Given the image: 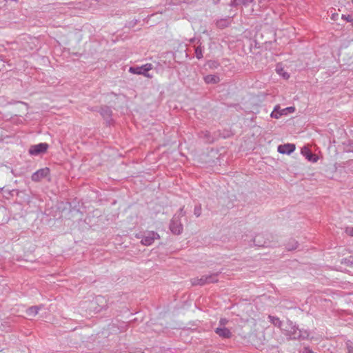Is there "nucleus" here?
<instances>
[{
  "mask_svg": "<svg viewBox=\"0 0 353 353\" xmlns=\"http://www.w3.org/2000/svg\"><path fill=\"white\" fill-rule=\"evenodd\" d=\"M295 150V145L291 143L280 145L278 147V152L281 154H290Z\"/></svg>",
  "mask_w": 353,
  "mask_h": 353,
  "instance_id": "1a4fd4ad",
  "label": "nucleus"
},
{
  "mask_svg": "<svg viewBox=\"0 0 353 353\" xmlns=\"http://www.w3.org/2000/svg\"><path fill=\"white\" fill-rule=\"evenodd\" d=\"M230 18L221 19L216 21V26L220 28H224L230 24Z\"/></svg>",
  "mask_w": 353,
  "mask_h": 353,
  "instance_id": "2eb2a0df",
  "label": "nucleus"
},
{
  "mask_svg": "<svg viewBox=\"0 0 353 353\" xmlns=\"http://www.w3.org/2000/svg\"><path fill=\"white\" fill-rule=\"evenodd\" d=\"M195 55L198 59L203 58V48L201 46H199L195 48Z\"/></svg>",
  "mask_w": 353,
  "mask_h": 353,
  "instance_id": "a211bd4d",
  "label": "nucleus"
},
{
  "mask_svg": "<svg viewBox=\"0 0 353 353\" xmlns=\"http://www.w3.org/2000/svg\"><path fill=\"white\" fill-rule=\"evenodd\" d=\"M245 242H252L255 241V239L254 237V234L252 232H249V234L245 235V239H243Z\"/></svg>",
  "mask_w": 353,
  "mask_h": 353,
  "instance_id": "6ab92c4d",
  "label": "nucleus"
},
{
  "mask_svg": "<svg viewBox=\"0 0 353 353\" xmlns=\"http://www.w3.org/2000/svg\"><path fill=\"white\" fill-rule=\"evenodd\" d=\"M239 5H241L240 2H239V0H233L230 3L231 6H237Z\"/></svg>",
  "mask_w": 353,
  "mask_h": 353,
  "instance_id": "393cba45",
  "label": "nucleus"
},
{
  "mask_svg": "<svg viewBox=\"0 0 353 353\" xmlns=\"http://www.w3.org/2000/svg\"><path fill=\"white\" fill-rule=\"evenodd\" d=\"M282 331L290 339H305L310 336L307 330L299 329L290 321H288L283 325Z\"/></svg>",
  "mask_w": 353,
  "mask_h": 353,
  "instance_id": "f257e3e1",
  "label": "nucleus"
},
{
  "mask_svg": "<svg viewBox=\"0 0 353 353\" xmlns=\"http://www.w3.org/2000/svg\"><path fill=\"white\" fill-rule=\"evenodd\" d=\"M351 1H352V3H353V0H351Z\"/></svg>",
  "mask_w": 353,
  "mask_h": 353,
  "instance_id": "2f4dec72",
  "label": "nucleus"
},
{
  "mask_svg": "<svg viewBox=\"0 0 353 353\" xmlns=\"http://www.w3.org/2000/svg\"><path fill=\"white\" fill-rule=\"evenodd\" d=\"M49 145L46 143H41L36 145H32L29 149V154L32 156H38L46 152Z\"/></svg>",
  "mask_w": 353,
  "mask_h": 353,
  "instance_id": "39448f33",
  "label": "nucleus"
},
{
  "mask_svg": "<svg viewBox=\"0 0 353 353\" xmlns=\"http://www.w3.org/2000/svg\"><path fill=\"white\" fill-rule=\"evenodd\" d=\"M345 232L350 236H353V227L345 228Z\"/></svg>",
  "mask_w": 353,
  "mask_h": 353,
  "instance_id": "412c9836",
  "label": "nucleus"
},
{
  "mask_svg": "<svg viewBox=\"0 0 353 353\" xmlns=\"http://www.w3.org/2000/svg\"><path fill=\"white\" fill-rule=\"evenodd\" d=\"M225 322H226V320H225V319H221L220 320V323H221V325H224V324L225 323Z\"/></svg>",
  "mask_w": 353,
  "mask_h": 353,
  "instance_id": "bb28decb",
  "label": "nucleus"
},
{
  "mask_svg": "<svg viewBox=\"0 0 353 353\" xmlns=\"http://www.w3.org/2000/svg\"><path fill=\"white\" fill-rule=\"evenodd\" d=\"M72 212H76V213H78V211H77V210H73Z\"/></svg>",
  "mask_w": 353,
  "mask_h": 353,
  "instance_id": "7c9ffc66",
  "label": "nucleus"
},
{
  "mask_svg": "<svg viewBox=\"0 0 353 353\" xmlns=\"http://www.w3.org/2000/svg\"><path fill=\"white\" fill-rule=\"evenodd\" d=\"M41 309V306H32L26 310V314L29 316H35Z\"/></svg>",
  "mask_w": 353,
  "mask_h": 353,
  "instance_id": "ddd939ff",
  "label": "nucleus"
},
{
  "mask_svg": "<svg viewBox=\"0 0 353 353\" xmlns=\"http://www.w3.org/2000/svg\"><path fill=\"white\" fill-rule=\"evenodd\" d=\"M276 72L279 75L282 76L284 79H287L290 77L289 74L286 72H284L283 69L280 68L279 65L276 66Z\"/></svg>",
  "mask_w": 353,
  "mask_h": 353,
  "instance_id": "f3484780",
  "label": "nucleus"
},
{
  "mask_svg": "<svg viewBox=\"0 0 353 353\" xmlns=\"http://www.w3.org/2000/svg\"><path fill=\"white\" fill-rule=\"evenodd\" d=\"M215 332L221 337L223 338V339H228L232 335V333L230 331V330H228V328L226 327H217L216 330H215Z\"/></svg>",
  "mask_w": 353,
  "mask_h": 353,
  "instance_id": "9b49d317",
  "label": "nucleus"
},
{
  "mask_svg": "<svg viewBox=\"0 0 353 353\" xmlns=\"http://www.w3.org/2000/svg\"><path fill=\"white\" fill-rule=\"evenodd\" d=\"M204 80L207 83H216L219 81V77L216 75L209 74L204 77Z\"/></svg>",
  "mask_w": 353,
  "mask_h": 353,
  "instance_id": "4468645a",
  "label": "nucleus"
},
{
  "mask_svg": "<svg viewBox=\"0 0 353 353\" xmlns=\"http://www.w3.org/2000/svg\"><path fill=\"white\" fill-rule=\"evenodd\" d=\"M194 40H195V39H192L190 40V41H191V42H194Z\"/></svg>",
  "mask_w": 353,
  "mask_h": 353,
  "instance_id": "c756f323",
  "label": "nucleus"
},
{
  "mask_svg": "<svg viewBox=\"0 0 353 353\" xmlns=\"http://www.w3.org/2000/svg\"><path fill=\"white\" fill-rule=\"evenodd\" d=\"M269 319H270V321L272 323H273L274 325L278 326L281 327L282 330L283 325H285V323L281 322L280 319L277 317L269 316Z\"/></svg>",
  "mask_w": 353,
  "mask_h": 353,
  "instance_id": "dca6fc26",
  "label": "nucleus"
},
{
  "mask_svg": "<svg viewBox=\"0 0 353 353\" xmlns=\"http://www.w3.org/2000/svg\"><path fill=\"white\" fill-rule=\"evenodd\" d=\"M306 353H312L311 350H310L308 348L305 349Z\"/></svg>",
  "mask_w": 353,
  "mask_h": 353,
  "instance_id": "c85d7f7f",
  "label": "nucleus"
},
{
  "mask_svg": "<svg viewBox=\"0 0 353 353\" xmlns=\"http://www.w3.org/2000/svg\"><path fill=\"white\" fill-rule=\"evenodd\" d=\"M342 18H344L347 21H349V22H350L353 20L352 17L350 15H347V16L342 15Z\"/></svg>",
  "mask_w": 353,
  "mask_h": 353,
  "instance_id": "b1692460",
  "label": "nucleus"
},
{
  "mask_svg": "<svg viewBox=\"0 0 353 353\" xmlns=\"http://www.w3.org/2000/svg\"><path fill=\"white\" fill-rule=\"evenodd\" d=\"M216 63L215 61H212V63L210 65V67H216Z\"/></svg>",
  "mask_w": 353,
  "mask_h": 353,
  "instance_id": "cd10ccee",
  "label": "nucleus"
},
{
  "mask_svg": "<svg viewBox=\"0 0 353 353\" xmlns=\"http://www.w3.org/2000/svg\"><path fill=\"white\" fill-rule=\"evenodd\" d=\"M295 111L294 107H288L283 109H281L279 105L274 107L270 116L274 119H279L282 115H287L288 113H292Z\"/></svg>",
  "mask_w": 353,
  "mask_h": 353,
  "instance_id": "0eeeda50",
  "label": "nucleus"
},
{
  "mask_svg": "<svg viewBox=\"0 0 353 353\" xmlns=\"http://www.w3.org/2000/svg\"><path fill=\"white\" fill-rule=\"evenodd\" d=\"M50 173V170L48 168H44L38 170L35 172H34L31 176V179L33 181H39L43 178L47 176Z\"/></svg>",
  "mask_w": 353,
  "mask_h": 353,
  "instance_id": "6e6552de",
  "label": "nucleus"
},
{
  "mask_svg": "<svg viewBox=\"0 0 353 353\" xmlns=\"http://www.w3.org/2000/svg\"><path fill=\"white\" fill-rule=\"evenodd\" d=\"M153 68L151 63H146L141 66L130 67L129 72L135 74H141L148 78H152V75L148 74V72Z\"/></svg>",
  "mask_w": 353,
  "mask_h": 353,
  "instance_id": "f03ea898",
  "label": "nucleus"
},
{
  "mask_svg": "<svg viewBox=\"0 0 353 353\" xmlns=\"http://www.w3.org/2000/svg\"><path fill=\"white\" fill-rule=\"evenodd\" d=\"M194 214L196 217H199L201 214V205H197L194 207Z\"/></svg>",
  "mask_w": 353,
  "mask_h": 353,
  "instance_id": "aec40b11",
  "label": "nucleus"
},
{
  "mask_svg": "<svg viewBox=\"0 0 353 353\" xmlns=\"http://www.w3.org/2000/svg\"><path fill=\"white\" fill-rule=\"evenodd\" d=\"M170 230L174 234H180L183 231L179 215H174L170 223Z\"/></svg>",
  "mask_w": 353,
  "mask_h": 353,
  "instance_id": "20e7f679",
  "label": "nucleus"
},
{
  "mask_svg": "<svg viewBox=\"0 0 353 353\" xmlns=\"http://www.w3.org/2000/svg\"><path fill=\"white\" fill-rule=\"evenodd\" d=\"M349 151H350V152H353V141H352V142L350 143V148H349Z\"/></svg>",
  "mask_w": 353,
  "mask_h": 353,
  "instance_id": "a878e982",
  "label": "nucleus"
},
{
  "mask_svg": "<svg viewBox=\"0 0 353 353\" xmlns=\"http://www.w3.org/2000/svg\"><path fill=\"white\" fill-rule=\"evenodd\" d=\"M101 116L107 121L108 123H110L109 119H110L112 116V110L108 107H104L101 109Z\"/></svg>",
  "mask_w": 353,
  "mask_h": 353,
  "instance_id": "f8f14e48",
  "label": "nucleus"
},
{
  "mask_svg": "<svg viewBox=\"0 0 353 353\" xmlns=\"http://www.w3.org/2000/svg\"><path fill=\"white\" fill-rule=\"evenodd\" d=\"M253 0H239L241 4L247 6L248 3H251Z\"/></svg>",
  "mask_w": 353,
  "mask_h": 353,
  "instance_id": "5701e85b",
  "label": "nucleus"
},
{
  "mask_svg": "<svg viewBox=\"0 0 353 353\" xmlns=\"http://www.w3.org/2000/svg\"><path fill=\"white\" fill-rule=\"evenodd\" d=\"M201 134H203L204 139L207 142H210L212 141L208 132H203Z\"/></svg>",
  "mask_w": 353,
  "mask_h": 353,
  "instance_id": "4be33fe9",
  "label": "nucleus"
},
{
  "mask_svg": "<svg viewBox=\"0 0 353 353\" xmlns=\"http://www.w3.org/2000/svg\"><path fill=\"white\" fill-rule=\"evenodd\" d=\"M138 239H141V243H152L160 239V235L154 231H145L137 235Z\"/></svg>",
  "mask_w": 353,
  "mask_h": 353,
  "instance_id": "7ed1b4c3",
  "label": "nucleus"
},
{
  "mask_svg": "<svg viewBox=\"0 0 353 353\" xmlns=\"http://www.w3.org/2000/svg\"><path fill=\"white\" fill-rule=\"evenodd\" d=\"M217 279L214 275H204L201 278H194L192 279V284L194 285H203L207 283L216 282Z\"/></svg>",
  "mask_w": 353,
  "mask_h": 353,
  "instance_id": "423d86ee",
  "label": "nucleus"
},
{
  "mask_svg": "<svg viewBox=\"0 0 353 353\" xmlns=\"http://www.w3.org/2000/svg\"><path fill=\"white\" fill-rule=\"evenodd\" d=\"M301 154L310 161L311 162H316L317 160H318V157L313 154L310 149L306 147V146H304L302 149H301Z\"/></svg>",
  "mask_w": 353,
  "mask_h": 353,
  "instance_id": "9d476101",
  "label": "nucleus"
}]
</instances>
